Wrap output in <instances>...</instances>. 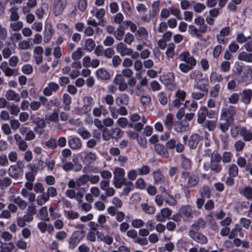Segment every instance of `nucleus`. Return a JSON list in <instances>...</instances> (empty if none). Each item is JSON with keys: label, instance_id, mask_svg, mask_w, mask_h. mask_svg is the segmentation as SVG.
<instances>
[{"label": "nucleus", "instance_id": "obj_18", "mask_svg": "<svg viewBox=\"0 0 252 252\" xmlns=\"http://www.w3.org/2000/svg\"><path fill=\"white\" fill-rule=\"evenodd\" d=\"M10 201L15 203L21 210H24L27 207V202L22 199L20 196L12 195L10 197Z\"/></svg>", "mask_w": 252, "mask_h": 252}, {"label": "nucleus", "instance_id": "obj_52", "mask_svg": "<svg viewBox=\"0 0 252 252\" xmlns=\"http://www.w3.org/2000/svg\"><path fill=\"white\" fill-rule=\"evenodd\" d=\"M63 102L65 105L63 108L65 110H69V105L71 102V98L67 94H64L63 96Z\"/></svg>", "mask_w": 252, "mask_h": 252}, {"label": "nucleus", "instance_id": "obj_64", "mask_svg": "<svg viewBox=\"0 0 252 252\" xmlns=\"http://www.w3.org/2000/svg\"><path fill=\"white\" fill-rule=\"evenodd\" d=\"M203 75L201 72L197 70H194L191 71L189 74V77L191 79H194L195 82L198 80H201Z\"/></svg>", "mask_w": 252, "mask_h": 252}, {"label": "nucleus", "instance_id": "obj_1", "mask_svg": "<svg viewBox=\"0 0 252 252\" xmlns=\"http://www.w3.org/2000/svg\"><path fill=\"white\" fill-rule=\"evenodd\" d=\"M180 57L183 63L179 64V68L182 72L187 73L195 66L196 60L188 52L182 53Z\"/></svg>", "mask_w": 252, "mask_h": 252}, {"label": "nucleus", "instance_id": "obj_57", "mask_svg": "<svg viewBox=\"0 0 252 252\" xmlns=\"http://www.w3.org/2000/svg\"><path fill=\"white\" fill-rule=\"evenodd\" d=\"M175 45L173 43H170L168 45L166 54L168 58H173L175 55Z\"/></svg>", "mask_w": 252, "mask_h": 252}, {"label": "nucleus", "instance_id": "obj_42", "mask_svg": "<svg viewBox=\"0 0 252 252\" xmlns=\"http://www.w3.org/2000/svg\"><path fill=\"white\" fill-rule=\"evenodd\" d=\"M95 47V43L94 40L91 38H88L85 41L84 49L88 51L91 52L93 51Z\"/></svg>", "mask_w": 252, "mask_h": 252}, {"label": "nucleus", "instance_id": "obj_40", "mask_svg": "<svg viewBox=\"0 0 252 252\" xmlns=\"http://www.w3.org/2000/svg\"><path fill=\"white\" fill-rule=\"evenodd\" d=\"M206 226L205 221L202 218L198 219L192 225L191 227L196 231L205 228Z\"/></svg>", "mask_w": 252, "mask_h": 252}, {"label": "nucleus", "instance_id": "obj_12", "mask_svg": "<svg viewBox=\"0 0 252 252\" xmlns=\"http://www.w3.org/2000/svg\"><path fill=\"white\" fill-rule=\"evenodd\" d=\"M107 211L110 216H115L116 220L119 222H122L125 220V213L122 211H116L114 207H109L107 209Z\"/></svg>", "mask_w": 252, "mask_h": 252}, {"label": "nucleus", "instance_id": "obj_14", "mask_svg": "<svg viewBox=\"0 0 252 252\" xmlns=\"http://www.w3.org/2000/svg\"><path fill=\"white\" fill-rule=\"evenodd\" d=\"M65 195L70 199H75L79 203L82 202L83 197V193L81 191L76 192L74 189H67L65 192Z\"/></svg>", "mask_w": 252, "mask_h": 252}, {"label": "nucleus", "instance_id": "obj_2", "mask_svg": "<svg viewBox=\"0 0 252 252\" xmlns=\"http://www.w3.org/2000/svg\"><path fill=\"white\" fill-rule=\"evenodd\" d=\"M24 167L23 161L19 160L16 164L9 166L7 170L8 175L13 179H19L23 174Z\"/></svg>", "mask_w": 252, "mask_h": 252}, {"label": "nucleus", "instance_id": "obj_17", "mask_svg": "<svg viewBox=\"0 0 252 252\" xmlns=\"http://www.w3.org/2000/svg\"><path fill=\"white\" fill-rule=\"evenodd\" d=\"M68 143L69 147L73 150H79L82 146L80 139L74 136L70 137L68 141Z\"/></svg>", "mask_w": 252, "mask_h": 252}, {"label": "nucleus", "instance_id": "obj_25", "mask_svg": "<svg viewBox=\"0 0 252 252\" xmlns=\"http://www.w3.org/2000/svg\"><path fill=\"white\" fill-rule=\"evenodd\" d=\"M154 181L156 184L164 185L166 183V180L164 176L160 170H157L153 172Z\"/></svg>", "mask_w": 252, "mask_h": 252}, {"label": "nucleus", "instance_id": "obj_7", "mask_svg": "<svg viewBox=\"0 0 252 252\" xmlns=\"http://www.w3.org/2000/svg\"><path fill=\"white\" fill-rule=\"evenodd\" d=\"M113 83L118 87L120 92H124L127 89V84L125 78L121 74H117L113 80Z\"/></svg>", "mask_w": 252, "mask_h": 252}, {"label": "nucleus", "instance_id": "obj_41", "mask_svg": "<svg viewBox=\"0 0 252 252\" xmlns=\"http://www.w3.org/2000/svg\"><path fill=\"white\" fill-rule=\"evenodd\" d=\"M10 24V28L14 32H19L23 29V23L22 21H12Z\"/></svg>", "mask_w": 252, "mask_h": 252}, {"label": "nucleus", "instance_id": "obj_31", "mask_svg": "<svg viewBox=\"0 0 252 252\" xmlns=\"http://www.w3.org/2000/svg\"><path fill=\"white\" fill-rule=\"evenodd\" d=\"M129 100L128 95L123 94L116 98V103L118 106L127 105L128 104Z\"/></svg>", "mask_w": 252, "mask_h": 252}, {"label": "nucleus", "instance_id": "obj_60", "mask_svg": "<svg viewBox=\"0 0 252 252\" xmlns=\"http://www.w3.org/2000/svg\"><path fill=\"white\" fill-rule=\"evenodd\" d=\"M112 138L117 139L123 135V132L119 128L116 127L111 129L110 131Z\"/></svg>", "mask_w": 252, "mask_h": 252}, {"label": "nucleus", "instance_id": "obj_5", "mask_svg": "<svg viewBox=\"0 0 252 252\" xmlns=\"http://www.w3.org/2000/svg\"><path fill=\"white\" fill-rule=\"evenodd\" d=\"M161 82L166 86L167 89L173 91L176 89L174 74L169 72L160 77Z\"/></svg>", "mask_w": 252, "mask_h": 252}, {"label": "nucleus", "instance_id": "obj_21", "mask_svg": "<svg viewBox=\"0 0 252 252\" xmlns=\"http://www.w3.org/2000/svg\"><path fill=\"white\" fill-rule=\"evenodd\" d=\"M30 120L39 128H43L46 127L45 119L37 117L35 114H32L30 116Z\"/></svg>", "mask_w": 252, "mask_h": 252}, {"label": "nucleus", "instance_id": "obj_6", "mask_svg": "<svg viewBox=\"0 0 252 252\" xmlns=\"http://www.w3.org/2000/svg\"><path fill=\"white\" fill-rule=\"evenodd\" d=\"M84 236L85 232L84 231H76L74 232L69 240V249L72 250L74 249Z\"/></svg>", "mask_w": 252, "mask_h": 252}, {"label": "nucleus", "instance_id": "obj_46", "mask_svg": "<svg viewBox=\"0 0 252 252\" xmlns=\"http://www.w3.org/2000/svg\"><path fill=\"white\" fill-rule=\"evenodd\" d=\"M210 79L211 82H221L224 78L222 75L216 72H213L210 74Z\"/></svg>", "mask_w": 252, "mask_h": 252}, {"label": "nucleus", "instance_id": "obj_29", "mask_svg": "<svg viewBox=\"0 0 252 252\" xmlns=\"http://www.w3.org/2000/svg\"><path fill=\"white\" fill-rule=\"evenodd\" d=\"M18 8L14 5L8 9V12L9 15V19L11 21H18L20 18V16L18 13Z\"/></svg>", "mask_w": 252, "mask_h": 252}, {"label": "nucleus", "instance_id": "obj_48", "mask_svg": "<svg viewBox=\"0 0 252 252\" xmlns=\"http://www.w3.org/2000/svg\"><path fill=\"white\" fill-rule=\"evenodd\" d=\"M224 121L225 122L220 123L218 125V126L219 128V129L224 133L227 132L231 125L233 123L230 121H228L227 120Z\"/></svg>", "mask_w": 252, "mask_h": 252}, {"label": "nucleus", "instance_id": "obj_32", "mask_svg": "<svg viewBox=\"0 0 252 252\" xmlns=\"http://www.w3.org/2000/svg\"><path fill=\"white\" fill-rule=\"evenodd\" d=\"M194 23L198 26L199 31L202 33H205L207 31V26L205 24L204 19L202 17L199 16L194 20Z\"/></svg>", "mask_w": 252, "mask_h": 252}, {"label": "nucleus", "instance_id": "obj_34", "mask_svg": "<svg viewBox=\"0 0 252 252\" xmlns=\"http://www.w3.org/2000/svg\"><path fill=\"white\" fill-rule=\"evenodd\" d=\"M237 59L239 61L251 63L252 62V53L245 51L241 52L238 54Z\"/></svg>", "mask_w": 252, "mask_h": 252}, {"label": "nucleus", "instance_id": "obj_54", "mask_svg": "<svg viewBox=\"0 0 252 252\" xmlns=\"http://www.w3.org/2000/svg\"><path fill=\"white\" fill-rule=\"evenodd\" d=\"M178 141L179 138L177 136H174L173 137H172L166 143L167 148L169 149L175 148Z\"/></svg>", "mask_w": 252, "mask_h": 252}, {"label": "nucleus", "instance_id": "obj_55", "mask_svg": "<svg viewBox=\"0 0 252 252\" xmlns=\"http://www.w3.org/2000/svg\"><path fill=\"white\" fill-rule=\"evenodd\" d=\"M245 145L246 144L244 141L238 140L234 143V147L236 152H241L244 149Z\"/></svg>", "mask_w": 252, "mask_h": 252}, {"label": "nucleus", "instance_id": "obj_19", "mask_svg": "<svg viewBox=\"0 0 252 252\" xmlns=\"http://www.w3.org/2000/svg\"><path fill=\"white\" fill-rule=\"evenodd\" d=\"M116 49L121 56L124 57L128 56L129 52L131 51V48H128L123 42H119L116 45Z\"/></svg>", "mask_w": 252, "mask_h": 252}, {"label": "nucleus", "instance_id": "obj_44", "mask_svg": "<svg viewBox=\"0 0 252 252\" xmlns=\"http://www.w3.org/2000/svg\"><path fill=\"white\" fill-rule=\"evenodd\" d=\"M32 43H31L30 39L20 41L18 45V49L22 50H26L31 49Z\"/></svg>", "mask_w": 252, "mask_h": 252}, {"label": "nucleus", "instance_id": "obj_39", "mask_svg": "<svg viewBox=\"0 0 252 252\" xmlns=\"http://www.w3.org/2000/svg\"><path fill=\"white\" fill-rule=\"evenodd\" d=\"M239 193L246 197L248 199L252 198V188L250 187H246L244 188L239 189Z\"/></svg>", "mask_w": 252, "mask_h": 252}, {"label": "nucleus", "instance_id": "obj_26", "mask_svg": "<svg viewBox=\"0 0 252 252\" xmlns=\"http://www.w3.org/2000/svg\"><path fill=\"white\" fill-rule=\"evenodd\" d=\"M5 96L6 99L10 101H14L18 102L20 101V96L12 90H8L5 93Z\"/></svg>", "mask_w": 252, "mask_h": 252}, {"label": "nucleus", "instance_id": "obj_16", "mask_svg": "<svg viewBox=\"0 0 252 252\" xmlns=\"http://www.w3.org/2000/svg\"><path fill=\"white\" fill-rule=\"evenodd\" d=\"M95 76L101 81H107L111 78L110 73L104 68H98L95 72Z\"/></svg>", "mask_w": 252, "mask_h": 252}, {"label": "nucleus", "instance_id": "obj_30", "mask_svg": "<svg viewBox=\"0 0 252 252\" xmlns=\"http://www.w3.org/2000/svg\"><path fill=\"white\" fill-rule=\"evenodd\" d=\"M93 115L96 117H99L101 115L104 116L108 114V111L103 105H100L98 107H95L93 109Z\"/></svg>", "mask_w": 252, "mask_h": 252}, {"label": "nucleus", "instance_id": "obj_13", "mask_svg": "<svg viewBox=\"0 0 252 252\" xmlns=\"http://www.w3.org/2000/svg\"><path fill=\"white\" fill-rule=\"evenodd\" d=\"M172 211L168 208H164L160 210V212L156 215L157 220L159 222H164L166 219H169L171 216Z\"/></svg>", "mask_w": 252, "mask_h": 252}, {"label": "nucleus", "instance_id": "obj_38", "mask_svg": "<svg viewBox=\"0 0 252 252\" xmlns=\"http://www.w3.org/2000/svg\"><path fill=\"white\" fill-rule=\"evenodd\" d=\"M45 119L48 124H50L51 122L57 123L59 121L58 112L54 110L50 115H46L45 117Z\"/></svg>", "mask_w": 252, "mask_h": 252}, {"label": "nucleus", "instance_id": "obj_47", "mask_svg": "<svg viewBox=\"0 0 252 252\" xmlns=\"http://www.w3.org/2000/svg\"><path fill=\"white\" fill-rule=\"evenodd\" d=\"M142 211L149 215H153L156 212V208L152 206H149L147 203H143L141 205Z\"/></svg>", "mask_w": 252, "mask_h": 252}, {"label": "nucleus", "instance_id": "obj_24", "mask_svg": "<svg viewBox=\"0 0 252 252\" xmlns=\"http://www.w3.org/2000/svg\"><path fill=\"white\" fill-rule=\"evenodd\" d=\"M155 150L158 154L163 158H168L169 153L166 148L161 144L158 143L155 145Z\"/></svg>", "mask_w": 252, "mask_h": 252}, {"label": "nucleus", "instance_id": "obj_53", "mask_svg": "<svg viewBox=\"0 0 252 252\" xmlns=\"http://www.w3.org/2000/svg\"><path fill=\"white\" fill-rule=\"evenodd\" d=\"M83 51L81 47L78 48L71 55L72 59L76 61L80 60L83 55Z\"/></svg>", "mask_w": 252, "mask_h": 252}, {"label": "nucleus", "instance_id": "obj_9", "mask_svg": "<svg viewBox=\"0 0 252 252\" xmlns=\"http://www.w3.org/2000/svg\"><path fill=\"white\" fill-rule=\"evenodd\" d=\"M189 234L194 241L201 244H206L208 242V239L205 236L193 230H190Z\"/></svg>", "mask_w": 252, "mask_h": 252}, {"label": "nucleus", "instance_id": "obj_8", "mask_svg": "<svg viewBox=\"0 0 252 252\" xmlns=\"http://www.w3.org/2000/svg\"><path fill=\"white\" fill-rule=\"evenodd\" d=\"M66 6V0H55L53 6V12L55 16L61 15Z\"/></svg>", "mask_w": 252, "mask_h": 252}, {"label": "nucleus", "instance_id": "obj_35", "mask_svg": "<svg viewBox=\"0 0 252 252\" xmlns=\"http://www.w3.org/2000/svg\"><path fill=\"white\" fill-rule=\"evenodd\" d=\"M96 159V155L95 153L92 152H89L86 153L85 155L83 162L87 164H89L93 163Z\"/></svg>", "mask_w": 252, "mask_h": 252}, {"label": "nucleus", "instance_id": "obj_23", "mask_svg": "<svg viewBox=\"0 0 252 252\" xmlns=\"http://www.w3.org/2000/svg\"><path fill=\"white\" fill-rule=\"evenodd\" d=\"M205 81H206L207 83L208 82L207 80L204 78H202L201 80H198L197 82H195L194 88L201 91L204 93L207 94L208 92V89L207 88L208 85L203 83Z\"/></svg>", "mask_w": 252, "mask_h": 252}, {"label": "nucleus", "instance_id": "obj_28", "mask_svg": "<svg viewBox=\"0 0 252 252\" xmlns=\"http://www.w3.org/2000/svg\"><path fill=\"white\" fill-rule=\"evenodd\" d=\"M252 98V90L246 89L243 91L242 93L241 100L245 104L250 103Z\"/></svg>", "mask_w": 252, "mask_h": 252}, {"label": "nucleus", "instance_id": "obj_58", "mask_svg": "<svg viewBox=\"0 0 252 252\" xmlns=\"http://www.w3.org/2000/svg\"><path fill=\"white\" fill-rule=\"evenodd\" d=\"M189 32L191 35H195L197 37H199L201 36V32L199 31V28H197L193 25H189Z\"/></svg>", "mask_w": 252, "mask_h": 252}, {"label": "nucleus", "instance_id": "obj_56", "mask_svg": "<svg viewBox=\"0 0 252 252\" xmlns=\"http://www.w3.org/2000/svg\"><path fill=\"white\" fill-rule=\"evenodd\" d=\"M238 167L235 164H232L229 166L228 173L230 176L232 177H235L238 174Z\"/></svg>", "mask_w": 252, "mask_h": 252}, {"label": "nucleus", "instance_id": "obj_62", "mask_svg": "<svg viewBox=\"0 0 252 252\" xmlns=\"http://www.w3.org/2000/svg\"><path fill=\"white\" fill-rule=\"evenodd\" d=\"M39 214L41 219L45 221H48L50 219L48 217V213L47 207H43L39 210Z\"/></svg>", "mask_w": 252, "mask_h": 252}, {"label": "nucleus", "instance_id": "obj_49", "mask_svg": "<svg viewBox=\"0 0 252 252\" xmlns=\"http://www.w3.org/2000/svg\"><path fill=\"white\" fill-rule=\"evenodd\" d=\"M77 132L83 139H84L89 138L92 135L91 133L83 127L78 128Z\"/></svg>", "mask_w": 252, "mask_h": 252}, {"label": "nucleus", "instance_id": "obj_61", "mask_svg": "<svg viewBox=\"0 0 252 252\" xmlns=\"http://www.w3.org/2000/svg\"><path fill=\"white\" fill-rule=\"evenodd\" d=\"M12 181L11 179L8 177H4L2 179L0 180V188L5 189L11 185Z\"/></svg>", "mask_w": 252, "mask_h": 252}, {"label": "nucleus", "instance_id": "obj_43", "mask_svg": "<svg viewBox=\"0 0 252 252\" xmlns=\"http://www.w3.org/2000/svg\"><path fill=\"white\" fill-rule=\"evenodd\" d=\"M40 193H41V194H40L37 197L36 202L38 205L41 206L48 201L49 198L46 192H45L44 191Z\"/></svg>", "mask_w": 252, "mask_h": 252}, {"label": "nucleus", "instance_id": "obj_22", "mask_svg": "<svg viewBox=\"0 0 252 252\" xmlns=\"http://www.w3.org/2000/svg\"><path fill=\"white\" fill-rule=\"evenodd\" d=\"M53 35V30L52 26L50 24L47 23L45 25L44 33H43V39L44 42L45 43L49 42Z\"/></svg>", "mask_w": 252, "mask_h": 252}, {"label": "nucleus", "instance_id": "obj_63", "mask_svg": "<svg viewBox=\"0 0 252 252\" xmlns=\"http://www.w3.org/2000/svg\"><path fill=\"white\" fill-rule=\"evenodd\" d=\"M77 187H80L85 185L88 182L87 174H84L76 179Z\"/></svg>", "mask_w": 252, "mask_h": 252}, {"label": "nucleus", "instance_id": "obj_11", "mask_svg": "<svg viewBox=\"0 0 252 252\" xmlns=\"http://www.w3.org/2000/svg\"><path fill=\"white\" fill-rule=\"evenodd\" d=\"M60 89L59 84L54 82H49L47 86L43 90V94L46 96H50L52 95L53 93L57 92Z\"/></svg>", "mask_w": 252, "mask_h": 252}, {"label": "nucleus", "instance_id": "obj_20", "mask_svg": "<svg viewBox=\"0 0 252 252\" xmlns=\"http://www.w3.org/2000/svg\"><path fill=\"white\" fill-rule=\"evenodd\" d=\"M175 129L178 132L188 131L189 129V125L186 120H181L178 121L175 125Z\"/></svg>", "mask_w": 252, "mask_h": 252}, {"label": "nucleus", "instance_id": "obj_37", "mask_svg": "<svg viewBox=\"0 0 252 252\" xmlns=\"http://www.w3.org/2000/svg\"><path fill=\"white\" fill-rule=\"evenodd\" d=\"M180 166L184 170H189L191 167V161L185 156H182Z\"/></svg>", "mask_w": 252, "mask_h": 252}, {"label": "nucleus", "instance_id": "obj_4", "mask_svg": "<svg viewBox=\"0 0 252 252\" xmlns=\"http://www.w3.org/2000/svg\"><path fill=\"white\" fill-rule=\"evenodd\" d=\"M134 36L136 39L143 43L144 46H149L151 45L148 40L149 32L145 27H139L135 33Z\"/></svg>", "mask_w": 252, "mask_h": 252}, {"label": "nucleus", "instance_id": "obj_10", "mask_svg": "<svg viewBox=\"0 0 252 252\" xmlns=\"http://www.w3.org/2000/svg\"><path fill=\"white\" fill-rule=\"evenodd\" d=\"M100 190L97 187H92L90 189V192L87 193L85 198L87 202L92 203L94 201V197L97 198L100 196Z\"/></svg>", "mask_w": 252, "mask_h": 252}, {"label": "nucleus", "instance_id": "obj_36", "mask_svg": "<svg viewBox=\"0 0 252 252\" xmlns=\"http://www.w3.org/2000/svg\"><path fill=\"white\" fill-rule=\"evenodd\" d=\"M240 135L243 137L244 141H250L252 139V132L247 129L245 126L241 130Z\"/></svg>", "mask_w": 252, "mask_h": 252}, {"label": "nucleus", "instance_id": "obj_15", "mask_svg": "<svg viewBox=\"0 0 252 252\" xmlns=\"http://www.w3.org/2000/svg\"><path fill=\"white\" fill-rule=\"evenodd\" d=\"M179 212L181 213V215L183 217L186 218L187 219H192L193 217V212L191 207L189 205H186L182 206L179 210Z\"/></svg>", "mask_w": 252, "mask_h": 252}, {"label": "nucleus", "instance_id": "obj_50", "mask_svg": "<svg viewBox=\"0 0 252 252\" xmlns=\"http://www.w3.org/2000/svg\"><path fill=\"white\" fill-rule=\"evenodd\" d=\"M199 183V178L195 175H192L189 177L188 181V187L189 188H192L196 186Z\"/></svg>", "mask_w": 252, "mask_h": 252}, {"label": "nucleus", "instance_id": "obj_3", "mask_svg": "<svg viewBox=\"0 0 252 252\" xmlns=\"http://www.w3.org/2000/svg\"><path fill=\"white\" fill-rule=\"evenodd\" d=\"M236 108L233 106L230 105L228 108H223L221 110L220 119L234 123V117L236 114Z\"/></svg>", "mask_w": 252, "mask_h": 252}, {"label": "nucleus", "instance_id": "obj_33", "mask_svg": "<svg viewBox=\"0 0 252 252\" xmlns=\"http://www.w3.org/2000/svg\"><path fill=\"white\" fill-rule=\"evenodd\" d=\"M207 115H208V109L206 107H201L197 114L198 122L200 124H203L205 122Z\"/></svg>", "mask_w": 252, "mask_h": 252}, {"label": "nucleus", "instance_id": "obj_59", "mask_svg": "<svg viewBox=\"0 0 252 252\" xmlns=\"http://www.w3.org/2000/svg\"><path fill=\"white\" fill-rule=\"evenodd\" d=\"M220 89V85L216 84L210 91V96L211 97L216 98L219 94Z\"/></svg>", "mask_w": 252, "mask_h": 252}, {"label": "nucleus", "instance_id": "obj_45", "mask_svg": "<svg viewBox=\"0 0 252 252\" xmlns=\"http://www.w3.org/2000/svg\"><path fill=\"white\" fill-rule=\"evenodd\" d=\"M199 192L202 198H209L211 195V189L209 186L204 185L199 189Z\"/></svg>", "mask_w": 252, "mask_h": 252}, {"label": "nucleus", "instance_id": "obj_51", "mask_svg": "<svg viewBox=\"0 0 252 252\" xmlns=\"http://www.w3.org/2000/svg\"><path fill=\"white\" fill-rule=\"evenodd\" d=\"M244 126H235L232 127L230 129V134L232 138H236L239 134L241 135V130L243 128Z\"/></svg>", "mask_w": 252, "mask_h": 252}, {"label": "nucleus", "instance_id": "obj_27", "mask_svg": "<svg viewBox=\"0 0 252 252\" xmlns=\"http://www.w3.org/2000/svg\"><path fill=\"white\" fill-rule=\"evenodd\" d=\"M96 236L97 239L105 243L106 244L108 245H110L113 242V238L108 235H104L102 232H100L99 231L96 232Z\"/></svg>", "mask_w": 252, "mask_h": 252}]
</instances>
